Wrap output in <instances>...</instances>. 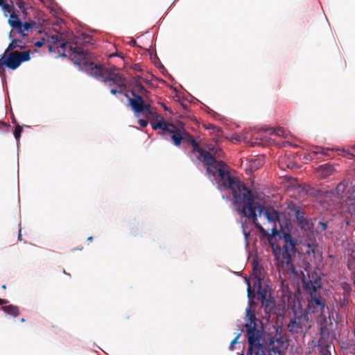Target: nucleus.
Listing matches in <instances>:
<instances>
[{
	"label": "nucleus",
	"mask_w": 355,
	"mask_h": 355,
	"mask_svg": "<svg viewBox=\"0 0 355 355\" xmlns=\"http://www.w3.org/2000/svg\"><path fill=\"white\" fill-rule=\"evenodd\" d=\"M8 24L10 25V26L17 30L18 33L21 32V26L23 22L19 19L17 15H10L8 19Z\"/></svg>",
	"instance_id": "dca6fc26"
},
{
	"label": "nucleus",
	"mask_w": 355,
	"mask_h": 355,
	"mask_svg": "<svg viewBox=\"0 0 355 355\" xmlns=\"http://www.w3.org/2000/svg\"><path fill=\"white\" fill-rule=\"evenodd\" d=\"M252 291H254L255 295H257V298L260 301L268 298L270 295L268 294V288H263L262 286V281L259 279L254 282V288Z\"/></svg>",
	"instance_id": "f8f14e48"
},
{
	"label": "nucleus",
	"mask_w": 355,
	"mask_h": 355,
	"mask_svg": "<svg viewBox=\"0 0 355 355\" xmlns=\"http://www.w3.org/2000/svg\"><path fill=\"white\" fill-rule=\"evenodd\" d=\"M138 123L140 125V126L142 128H146L148 123L147 120L143 119H139Z\"/></svg>",
	"instance_id": "f704fd0d"
},
{
	"label": "nucleus",
	"mask_w": 355,
	"mask_h": 355,
	"mask_svg": "<svg viewBox=\"0 0 355 355\" xmlns=\"http://www.w3.org/2000/svg\"><path fill=\"white\" fill-rule=\"evenodd\" d=\"M318 227H320L322 231H324L327 228V223L326 222L320 221L318 223Z\"/></svg>",
	"instance_id": "c9c22d12"
},
{
	"label": "nucleus",
	"mask_w": 355,
	"mask_h": 355,
	"mask_svg": "<svg viewBox=\"0 0 355 355\" xmlns=\"http://www.w3.org/2000/svg\"><path fill=\"white\" fill-rule=\"evenodd\" d=\"M2 310L7 314L12 315L14 318L17 317L19 314V310L18 306L12 304L3 306Z\"/></svg>",
	"instance_id": "a211bd4d"
},
{
	"label": "nucleus",
	"mask_w": 355,
	"mask_h": 355,
	"mask_svg": "<svg viewBox=\"0 0 355 355\" xmlns=\"http://www.w3.org/2000/svg\"><path fill=\"white\" fill-rule=\"evenodd\" d=\"M207 112L212 114V116L214 117H216L217 116H218V114L216 112L211 110L210 108H208Z\"/></svg>",
	"instance_id": "4c0bfd02"
},
{
	"label": "nucleus",
	"mask_w": 355,
	"mask_h": 355,
	"mask_svg": "<svg viewBox=\"0 0 355 355\" xmlns=\"http://www.w3.org/2000/svg\"><path fill=\"white\" fill-rule=\"evenodd\" d=\"M354 334H355V329H354Z\"/></svg>",
	"instance_id": "5fc2aeb1"
},
{
	"label": "nucleus",
	"mask_w": 355,
	"mask_h": 355,
	"mask_svg": "<svg viewBox=\"0 0 355 355\" xmlns=\"http://www.w3.org/2000/svg\"><path fill=\"white\" fill-rule=\"evenodd\" d=\"M239 355H244V354L241 353V354H240Z\"/></svg>",
	"instance_id": "864d4df0"
},
{
	"label": "nucleus",
	"mask_w": 355,
	"mask_h": 355,
	"mask_svg": "<svg viewBox=\"0 0 355 355\" xmlns=\"http://www.w3.org/2000/svg\"><path fill=\"white\" fill-rule=\"evenodd\" d=\"M148 101V100L142 98L141 96H135V98H129V103L137 116L139 113H143L145 116H148V113L152 110V107Z\"/></svg>",
	"instance_id": "6e6552de"
},
{
	"label": "nucleus",
	"mask_w": 355,
	"mask_h": 355,
	"mask_svg": "<svg viewBox=\"0 0 355 355\" xmlns=\"http://www.w3.org/2000/svg\"><path fill=\"white\" fill-rule=\"evenodd\" d=\"M266 131H269L270 134L272 135H276L278 137H282L283 138H286L288 135V132L282 128H270L266 130Z\"/></svg>",
	"instance_id": "f3484780"
},
{
	"label": "nucleus",
	"mask_w": 355,
	"mask_h": 355,
	"mask_svg": "<svg viewBox=\"0 0 355 355\" xmlns=\"http://www.w3.org/2000/svg\"><path fill=\"white\" fill-rule=\"evenodd\" d=\"M8 303V300H7L6 299L0 298V305L7 304Z\"/></svg>",
	"instance_id": "58836bf2"
},
{
	"label": "nucleus",
	"mask_w": 355,
	"mask_h": 355,
	"mask_svg": "<svg viewBox=\"0 0 355 355\" xmlns=\"http://www.w3.org/2000/svg\"><path fill=\"white\" fill-rule=\"evenodd\" d=\"M333 149L330 148H324L320 146H317L315 148V150H313V153L315 154H322L323 155H329V151L332 150Z\"/></svg>",
	"instance_id": "393cba45"
},
{
	"label": "nucleus",
	"mask_w": 355,
	"mask_h": 355,
	"mask_svg": "<svg viewBox=\"0 0 355 355\" xmlns=\"http://www.w3.org/2000/svg\"><path fill=\"white\" fill-rule=\"evenodd\" d=\"M31 51H25L21 53L12 51L0 55V76L5 75L4 67L15 70L17 69L22 62H27L31 59Z\"/></svg>",
	"instance_id": "39448f33"
},
{
	"label": "nucleus",
	"mask_w": 355,
	"mask_h": 355,
	"mask_svg": "<svg viewBox=\"0 0 355 355\" xmlns=\"http://www.w3.org/2000/svg\"><path fill=\"white\" fill-rule=\"evenodd\" d=\"M304 286L306 290L309 291L310 294H315L318 289L321 288L320 278L318 277L314 278L312 277V279H311V277H309V280L305 283Z\"/></svg>",
	"instance_id": "ddd939ff"
},
{
	"label": "nucleus",
	"mask_w": 355,
	"mask_h": 355,
	"mask_svg": "<svg viewBox=\"0 0 355 355\" xmlns=\"http://www.w3.org/2000/svg\"><path fill=\"white\" fill-rule=\"evenodd\" d=\"M307 310L309 313H320L323 317H326L327 314H329V310L326 306L324 302L320 297H317L315 294L311 293L308 300Z\"/></svg>",
	"instance_id": "0eeeda50"
},
{
	"label": "nucleus",
	"mask_w": 355,
	"mask_h": 355,
	"mask_svg": "<svg viewBox=\"0 0 355 355\" xmlns=\"http://www.w3.org/2000/svg\"><path fill=\"white\" fill-rule=\"evenodd\" d=\"M12 32H10V34H9V37H10V38H12Z\"/></svg>",
	"instance_id": "8fccbe9b"
},
{
	"label": "nucleus",
	"mask_w": 355,
	"mask_h": 355,
	"mask_svg": "<svg viewBox=\"0 0 355 355\" xmlns=\"http://www.w3.org/2000/svg\"><path fill=\"white\" fill-rule=\"evenodd\" d=\"M130 44L132 45V46H135L136 44V41L135 40H132L131 42H130Z\"/></svg>",
	"instance_id": "79ce46f5"
},
{
	"label": "nucleus",
	"mask_w": 355,
	"mask_h": 355,
	"mask_svg": "<svg viewBox=\"0 0 355 355\" xmlns=\"http://www.w3.org/2000/svg\"><path fill=\"white\" fill-rule=\"evenodd\" d=\"M163 107L164 108L165 110H167L168 108L164 105H162Z\"/></svg>",
	"instance_id": "de8ad7c7"
},
{
	"label": "nucleus",
	"mask_w": 355,
	"mask_h": 355,
	"mask_svg": "<svg viewBox=\"0 0 355 355\" xmlns=\"http://www.w3.org/2000/svg\"><path fill=\"white\" fill-rule=\"evenodd\" d=\"M93 240V237L92 236H89L88 239H87V241H92Z\"/></svg>",
	"instance_id": "a18cd8bd"
},
{
	"label": "nucleus",
	"mask_w": 355,
	"mask_h": 355,
	"mask_svg": "<svg viewBox=\"0 0 355 355\" xmlns=\"http://www.w3.org/2000/svg\"><path fill=\"white\" fill-rule=\"evenodd\" d=\"M347 287H348V286H344L343 289L346 290V288H347Z\"/></svg>",
	"instance_id": "603ef678"
},
{
	"label": "nucleus",
	"mask_w": 355,
	"mask_h": 355,
	"mask_svg": "<svg viewBox=\"0 0 355 355\" xmlns=\"http://www.w3.org/2000/svg\"><path fill=\"white\" fill-rule=\"evenodd\" d=\"M253 275L254 276V282L259 279L262 281L261 277V266L258 263L254 262L252 266Z\"/></svg>",
	"instance_id": "aec40b11"
},
{
	"label": "nucleus",
	"mask_w": 355,
	"mask_h": 355,
	"mask_svg": "<svg viewBox=\"0 0 355 355\" xmlns=\"http://www.w3.org/2000/svg\"><path fill=\"white\" fill-rule=\"evenodd\" d=\"M317 247V245L314 246H311L310 244L308 245L309 250H306V254H315V248Z\"/></svg>",
	"instance_id": "473e14b6"
},
{
	"label": "nucleus",
	"mask_w": 355,
	"mask_h": 355,
	"mask_svg": "<svg viewBox=\"0 0 355 355\" xmlns=\"http://www.w3.org/2000/svg\"><path fill=\"white\" fill-rule=\"evenodd\" d=\"M320 336L322 340L324 339L326 337L329 336V332L327 331V329L325 327H321L320 329Z\"/></svg>",
	"instance_id": "c85d7f7f"
},
{
	"label": "nucleus",
	"mask_w": 355,
	"mask_h": 355,
	"mask_svg": "<svg viewBox=\"0 0 355 355\" xmlns=\"http://www.w3.org/2000/svg\"><path fill=\"white\" fill-rule=\"evenodd\" d=\"M19 42H21V40L18 39H12L4 52L6 53H8L9 51L12 52V51H13L17 47H19L20 49H22L24 46L19 45Z\"/></svg>",
	"instance_id": "412c9836"
},
{
	"label": "nucleus",
	"mask_w": 355,
	"mask_h": 355,
	"mask_svg": "<svg viewBox=\"0 0 355 355\" xmlns=\"http://www.w3.org/2000/svg\"><path fill=\"white\" fill-rule=\"evenodd\" d=\"M240 334H239L230 343V349L231 351L234 350V345L236 344V343H238V339L240 336Z\"/></svg>",
	"instance_id": "2f4dec72"
},
{
	"label": "nucleus",
	"mask_w": 355,
	"mask_h": 355,
	"mask_svg": "<svg viewBox=\"0 0 355 355\" xmlns=\"http://www.w3.org/2000/svg\"><path fill=\"white\" fill-rule=\"evenodd\" d=\"M5 12H12V7L10 6L8 3H6L3 6L1 7Z\"/></svg>",
	"instance_id": "c756f323"
},
{
	"label": "nucleus",
	"mask_w": 355,
	"mask_h": 355,
	"mask_svg": "<svg viewBox=\"0 0 355 355\" xmlns=\"http://www.w3.org/2000/svg\"><path fill=\"white\" fill-rule=\"evenodd\" d=\"M271 230L273 236H278L280 239H283L285 242L283 248H281L279 245L272 243L271 240L269 239L278 266L284 267L286 266L289 270L294 272L295 268L292 263L291 257L297 252V240L293 238L288 232L284 230L279 231L275 225Z\"/></svg>",
	"instance_id": "20e7f679"
},
{
	"label": "nucleus",
	"mask_w": 355,
	"mask_h": 355,
	"mask_svg": "<svg viewBox=\"0 0 355 355\" xmlns=\"http://www.w3.org/2000/svg\"><path fill=\"white\" fill-rule=\"evenodd\" d=\"M347 287H348V286H344L343 289L346 290V288H347Z\"/></svg>",
	"instance_id": "3c124183"
},
{
	"label": "nucleus",
	"mask_w": 355,
	"mask_h": 355,
	"mask_svg": "<svg viewBox=\"0 0 355 355\" xmlns=\"http://www.w3.org/2000/svg\"><path fill=\"white\" fill-rule=\"evenodd\" d=\"M351 148L354 150V153H351L348 150L340 148H337L336 150L343 151L345 155H349L350 159H353L355 161V144L352 146ZM346 206L347 211L355 217V185L350 189L349 196L346 201Z\"/></svg>",
	"instance_id": "1a4fd4ad"
},
{
	"label": "nucleus",
	"mask_w": 355,
	"mask_h": 355,
	"mask_svg": "<svg viewBox=\"0 0 355 355\" xmlns=\"http://www.w3.org/2000/svg\"><path fill=\"white\" fill-rule=\"evenodd\" d=\"M288 208L293 214L297 225L302 231L309 232L311 230L313 224L311 220L305 217V212L300 206L291 203Z\"/></svg>",
	"instance_id": "423d86ee"
},
{
	"label": "nucleus",
	"mask_w": 355,
	"mask_h": 355,
	"mask_svg": "<svg viewBox=\"0 0 355 355\" xmlns=\"http://www.w3.org/2000/svg\"><path fill=\"white\" fill-rule=\"evenodd\" d=\"M150 124L154 130H161L163 136L168 134L176 146H179L182 141H187L192 146L191 157L196 153L198 154L196 158L206 166L210 179L217 182L219 189H230L232 191L236 210L243 217L250 218L258 230L261 232L264 230L257 222V211L259 216L263 215L269 223L275 224L279 222V211L273 207L265 209L256 202L252 191L246 185L237 178L230 175L227 166L223 162L217 160L210 153L201 148L196 140L184 128L168 123L164 119Z\"/></svg>",
	"instance_id": "f257e3e1"
},
{
	"label": "nucleus",
	"mask_w": 355,
	"mask_h": 355,
	"mask_svg": "<svg viewBox=\"0 0 355 355\" xmlns=\"http://www.w3.org/2000/svg\"><path fill=\"white\" fill-rule=\"evenodd\" d=\"M146 117L152 118V119H157L160 118L161 119L160 121L162 119H164L163 117H162L158 113L153 111V110L148 113V116H146ZM157 122H158V121H157ZM151 123H153V121H151ZM153 123H157V121H153Z\"/></svg>",
	"instance_id": "bb28decb"
},
{
	"label": "nucleus",
	"mask_w": 355,
	"mask_h": 355,
	"mask_svg": "<svg viewBox=\"0 0 355 355\" xmlns=\"http://www.w3.org/2000/svg\"><path fill=\"white\" fill-rule=\"evenodd\" d=\"M206 129L212 130L214 132H216L217 135H218L222 131L220 128H217L212 124H209L207 126H206Z\"/></svg>",
	"instance_id": "cd10ccee"
},
{
	"label": "nucleus",
	"mask_w": 355,
	"mask_h": 355,
	"mask_svg": "<svg viewBox=\"0 0 355 355\" xmlns=\"http://www.w3.org/2000/svg\"><path fill=\"white\" fill-rule=\"evenodd\" d=\"M21 322H25V319L22 318L21 319Z\"/></svg>",
	"instance_id": "09e8293b"
},
{
	"label": "nucleus",
	"mask_w": 355,
	"mask_h": 355,
	"mask_svg": "<svg viewBox=\"0 0 355 355\" xmlns=\"http://www.w3.org/2000/svg\"><path fill=\"white\" fill-rule=\"evenodd\" d=\"M230 140L249 143L248 134V133L241 134V135L234 134L231 137Z\"/></svg>",
	"instance_id": "4be33fe9"
},
{
	"label": "nucleus",
	"mask_w": 355,
	"mask_h": 355,
	"mask_svg": "<svg viewBox=\"0 0 355 355\" xmlns=\"http://www.w3.org/2000/svg\"><path fill=\"white\" fill-rule=\"evenodd\" d=\"M320 355H331L329 350V345L327 344H322L320 345Z\"/></svg>",
	"instance_id": "a878e982"
},
{
	"label": "nucleus",
	"mask_w": 355,
	"mask_h": 355,
	"mask_svg": "<svg viewBox=\"0 0 355 355\" xmlns=\"http://www.w3.org/2000/svg\"><path fill=\"white\" fill-rule=\"evenodd\" d=\"M69 46L68 53L72 57L74 64L79 67L82 71H85L89 76L96 80L105 83L109 87L115 85L116 87L111 88L110 92L112 94L122 93L125 88V80L119 73H116V69H107L101 65L95 64L92 62V57L90 53L80 46H74L68 42H62L60 48L63 51L61 56L65 57L67 48Z\"/></svg>",
	"instance_id": "f03ea898"
},
{
	"label": "nucleus",
	"mask_w": 355,
	"mask_h": 355,
	"mask_svg": "<svg viewBox=\"0 0 355 355\" xmlns=\"http://www.w3.org/2000/svg\"><path fill=\"white\" fill-rule=\"evenodd\" d=\"M21 230H19V235H18V239H19V240H21Z\"/></svg>",
	"instance_id": "37998d69"
},
{
	"label": "nucleus",
	"mask_w": 355,
	"mask_h": 355,
	"mask_svg": "<svg viewBox=\"0 0 355 355\" xmlns=\"http://www.w3.org/2000/svg\"><path fill=\"white\" fill-rule=\"evenodd\" d=\"M248 285V306L245 309V329L246 331L248 344L250 345V351L261 349V341L263 339L262 322L258 319L254 312L252 310L256 304L253 300L255 297L254 291L251 288L250 281L245 279Z\"/></svg>",
	"instance_id": "7ed1b4c3"
},
{
	"label": "nucleus",
	"mask_w": 355,
	"mask_h": 355,
	"mask_svg": "<svg viewBox=\"0 0 355 355\" xmlns=\"http://www.w3.org/2000/svg\"><path fill=\"white\" fill-rule=\"evenodd\" d=\"M243 234H244L246 241L248 242V237L250 236V233L246 232L245 230H243Z\"/></svg>",
	"instance_id": "ea45409f"
},
{
	"label": "nucleus",
	"mask_w": 355,
	"mask_h": 355,
	"mask_svg": "<svg viewBox=\"0 0 355 355\" xmlns=\"http://www.w3.org/2000/svg\"><path fill=\"white\" fill-rule=\"evenodd\" d=\"M34 25L33 22H24L22 24L21 26V32L19 33V34L22 37H25L26 34L24 33L25 31H31L33 29V26Z\"/></svg>",
	"instance_id": "5701e85b"
},
{
	"label": "nucleus",
	"mask_w": 355,
	"mask_h": 355,
	"mask_svg": "<svg viewBox=\"0 0 355 355\" xmlns=\"http://www.w3.org/2000/svg\"><path fill=\"white\" fill-rule=\"evenodd\" d=\"M303 321H308V315L306 313H302L300 315H295L290 320L287 325L288 331L291 333L297 332V329H302V324Z\"/></svg>",
	"instance_id": "9d476101"
},
{
	"label": "nucleus",
	"mask_w": 355,
	"mask_h": 355,
	"mask_svg": "<svg viewBox=\"0 0 355 355\" xmlns=\"http://www.w3.org/2000/svg\"><path fill=\"white\" fill-rule=\"evenodd\" d=\"M131 94L133 96L132 98H135V96H141L142 98H146V100H149L150 98V92L138 80L134 82Z\"/></svg>",
	"instance_id": "9b49d317"
},
{
	"label": "nucleus",
	"mask_w": 355,
	"mask_h": 355,
	"mask_svg": "<svg viewBox=\"0 0 355 355\" xmlns=\"http://www.w3.org/2000/svg\"><path fill=\"white\" fill-rule=\"evenodd\" d=\"M261 306L263 307L266 314L273 313L275 311V302L271 295H269L268 298L260 301Z\"/></svg>",
	"instance_id": "4468645a"
},
{
	"label": "nucleus",
	"mask_w": 355,
	"mask_h": 355,
	"mask_svg": "<svg viewBox=\"0 0 355 355\" xmlns=\"http://www.w3.org/2000/svg\"><path fill=\"white\" fill-rule=\"evenodd\" d=\"M248 355H271L270 352L264 347L263 344V339L261 341V349L260 351L254 349L252 352L250 351V345H248Z\"/></svg>",
	"instance_id": "6ab92c4d"
},
{
	"label": "nucleus",
	"mask_w": 355,
	"mask_h": 355,
	"mask_svg": "<svg viewBox=\"0 0 355 355\" xmlns=\"http://www.w3.org/2000/svg\"><path fill=\"white\" fill-rule=\"evenodd\" d=\"M22 131H23L22 126H21L19 124H17L15 126V131H14V137H15V139L17 140V146H19V139L21 137V135Z\"/></svg>",
	"instance_id": "b1692460"
},
{
	"label": "nucleus",
	"mask_w": 355,
	"mask_h": 355,
	"mask_svg": "<svg viewBox=\"0 0 355 355\" xmlns=\"http://www.w3.org/2000/svg\"><path fill=\"white\" fill-rule=\"evenodd\" d=\"M1 288H2L3 289H6V286L5 284H3V285L1 286Z\"/></svg>",
	"instance_id": "49530a36"
},
{
	"label": "nucleus",
	"mask_w": 355,
	"mask_h": 355,
	"mask_svg": "<svg viewBox=\"0 0 355 355\" xmlns=\"http://www.w3.org/2000/svg\"><path fill=\"white\" fill-rule=\"evenodd\" d=\"M6 2L4 0H0V7L3 6Z\"/></svg>",
	"instance_id": "a19ab883"
},
{
	"label": "nucleus",
	"mask_w": 355,
	"mask_h": 355,
	"mask_svg": "<svg viewBox=\"0 0 355 355\" xmlns=\"http://www.w3.org/2000/svg\"><path fill=\"white\" fill-rule=\"evenodd\" d=\"M43 45H44V41L43 40H39V41H37L35 43V46L36 47H42Z\"/></svg>",
	"instance_id": "e433bc0d"
},
{
	"label": "nucleus",
	"mask_w": 355,
	"mask_h": 355,
	"mask_svg": "<svg viewBox=\"0 0 355 355\" xmlns=\"http://www.w3.org/2000/svg\"><path fill=\"white\" fill-rule=\"evenodd\" d=\"M334 172V168L331 164H325L320 166L318 168V175L321 178H326L332 175Z\"/></svg>",
	"instance_id": "2eb2a0df"
},
{
	"label": "nucleus",
	"mask_w": 355,
	"mask_h": 355,
	"mask_svg": "<svg viewBox=\"0 0 355 355\" xmlns=\"http://www.w3.org/2000/svg\"><path fill=\"white\" fill-rule=\"evenodd\" d=\"M16 4L22 12H25L24 1L22 0H17Z\"/></svg>",
	"instance_id": "72a5a7b5"
},
{
	"label": "nucleus",
	"mask_w": 355,
	"mask_h": 355,
	"mask_svg": "<svg viewBox=\"0 0 355 355\" xmlns=\"http://www.w3.org/2000/svg\"><path fill=\"white\" fill-rule=\"evenodd\" d=\"M49 50L50 51H53V47L51 45H50L49 47Z\"/></svg>",
	"instance_id": "c03bdc74"
},
{
	"label": "nucleus",
	"mask_w": 355,
	"mask_h": 355,
	"mask_svg": "<svg viewBox=\"0 0 355 355\" xmlns=\"http://www.w3.org/2000/svg\"><path fill=\"white\" fill-rule=\"evenodd\" d=\"M60 41V37L58 35H53L51 36V42L55 44Z\"/></svg>",
	"instance_id": "7c9ffc66"
}]
</instances>
